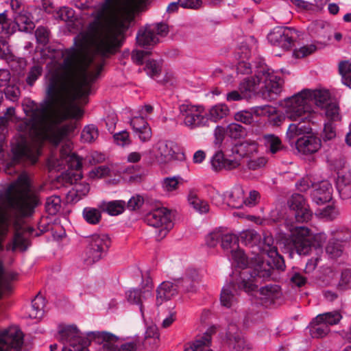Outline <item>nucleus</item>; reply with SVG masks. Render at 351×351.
Here are the masks:
<instances>
[{"instance_id": "1", "label": "nucleus", "mask_w": 351, "mask_h": 351, "mask_svg": "<svg viewBox=\"0 0 351 351\" xmlns=\"http://www.w3.org/2000/svg\"><path fill=\"white\" fill-rule=\"evenodd\" d=\"M113 53H60L63 61L48 64L47 91L51 99L41 103L25 99L23 108L27 119L18 125L20 134L12 144L13 160H27L35 163L41 154L45 141L53 145L62 143L58 157L51 156L50 169H65L64 179L74 184L69 195L77 202L89 192L88 183L79 182L82 178V159L72 152L73 144L66 138L70 128L62 125L67 118H80L84 111L78 103L86 104L91 91V84L99 76L105 58Z\"/></svg>"}, {"instance_id": "2", "label": "nucleus", "mask_w": 351, "mask_h": 351, "mask_svg": "<svg viewBox=\"0 0 351 351\" xmlns=\"http://www.w3.org/2000/svg\"><path fill=\"white\" fill-rule=\"evenodd\" d=\"M38 204L35 188L25 173L0 190V250L11 226L14 227L15 234L7 250L24 252L28 248L29 235L34 230L23 223V217L30 216Z\"/></svg>"}, {"instance_id": "3", "label": "nucleus", "mask_w": 351, "mask_h": 351, "mask_svg": "<svg viewBox=\"0 0 351 351\" xmlns=\"http://www.w3.org/2000/svg\"><path fill=\"white\" fill-rule=\"evenodd\" d=\"M283 80L270 69L261 67L254 77L245 78L239 84V89L228 93V101L250 99L255 95H261L268 99H276L282 90Z\"/></svg>"}, {"instance_id": "4", "label": "nucleus", "mask_w": 351, "mask_h": 351, "mask_svg": "<svg viewBox=\"0 0 351 351\" xmlns=\"http://www.w3.org/2000/svg\"><path fill=\"white\" fill-rule=\"evenodd\" d=\"M62 334L64 339L71 338L70 343L76 351H89L88 347L91 342L101 346L103 351H135L136 349L134 342L123 343L118 348L119 337L106 331H89L84 337L80 335L75 328L68 327Z\"/></svg>"}, {"instance_id": "5", "label": "nucleus", "mask_w": 351, "mask_h": 351, "mask_svg": "<svg viewBox=\"0 0 351 351\" xmlns=\"http://www.w3.org/2000/svg\"><path fill=\"white\" fill-rule=\"evenodd\" d=\"M145 0H105L93 5L91 16L129 28L134 20V12Z\"/></svg>"}, {"instance_id": "6", "label": "nucleus", "mask_w": 351, "mask_h": 351, "mask_svg": "<svg viewBox=\"0 0 351 351\" xmlns=\"http://www.w3.org/2000/svg\"><path fill=\"white\" fill-rule=\"evenodd\" d=\"M267 264L259 261L253 270L248 268L241 271L235 282L226 284L222 288L221 304L227 308L234 306L237 302V288L247 293L254 291L257 288L255 282L258 278H267L271 276L270 269L267 268Z\"/></svg>"}, {"instance_id": "7", "label": "nucleus", "mask_w": 351, "mask_h": 351, "mask_svg": "<svg viewBox=\"0 0 351 351\" xmlns=\"http://www.w3.org/2000/svg\"><path fill=\"white\" fill-rule=\"evenodd\" d=\"M317 89H304L300 92L282 100L280 106L282 108L285 115L291 120L312 121L314 114L313 105L316 95L320 97ZM326 95H322L324 97ZM322 97V95H321Z\"/></svg>"}, {"instance_id": "8", "label": "nucleus", "mask_w": 351, "mask_h": 351, "mask_svg": "<svg viewBox=\"0 0 351 351\" xmlns=\"http://www.w3.org/2000/svg\"><path fill=\"white\" fill-rule=\"evenodd\" d=\"M14 272L5 271L0 261V298L12 290L11 282L16 278ZM23 335L17 326H10L0 332V351H21Z\"/></svg>"}, {"instance_id": "9", "label": "nucleus", "mask_w": 351, "mask_h": 351, "mask_svg": "<svg viewBox=\"0 0 351 351\" xmlns=\"http://www.w3.org/2000/svg\"><path fill=\"white\" fill-rule=\"evenodd\" d=\"M289 230L291 247L299 255H307L313 248L322 251V245L326 241L325 233L313 234L311 230L304 226H291Z\"/></svg>"}, {"instance_id": "10", "label": "nucleus", "mask_w": 351, "mask_h": 351, "mask_svg": "<svg viewBox=\"0 0 351 351\" xmlns=\"http://www.w3.org/2000/svg\"><path fill=\"white\" fill-rule=\"evenodd\" d=\"M239 237L234 234H221V247L227 252L230 253V259L237 265L238 267L242 268L243 269L250 268L252 270V267L254 269L255 266L258 263V261H263L265 264H267V268H271L270 263L269 261L265 262L263 257H261L257 254L254 258L255 262L254 263V258H251V262H248V258L246 257L244 252L239 247Z\"/></svg>"}, {"instance_id": "11", "label": "nucleus", "mask_w": 351, "mask_h": 351, "mask_svg": "<svg viewBox=\"0 0 351 351\" xmlns=\"http://www.w3.org/2000/svg\"><path fill=\"white\" fill-rule=\"evenodd\" d=\"M179 118L181 125L189 130L208 127L209 118L206 108L202 105L184 103L179 106Z\"/></svg>"}, {"instance_id": "12", "label": "nucleus", "mask_w": 351, "mask_h": 351, "mask_svg": "<svg viewBox=\"0 0 351 351\" xmlns=\"http://www.w3.org/2000/svg\"><path fill=\"white\" fill-rule=\"evenodd\" d=\"M87 242L84 261L87 265H90L103 257L110 245V240L107 234H101L90 236Z\"/></svg>"}, {"instance_id": "13", "label": "nucleus", "mask_w": 351, "mask_h": 351, "mask_svg": "<svg viewBox=\"0 0 351 351\" xmlns=\"http://www.w3.org/2000/svg\"><path fill=\"white\" fill-rule=\"evenodd\" d=\"M146 221L148 225L158 228V235L161 238L165 237L173 227L170 211L164 207L149 212L146 216Z\"/></svg>"}, {"instance_id": "14", "label": "nucleus", "mask_w": 351, "mask_h": 351, "mask_svg": "<svg viewBox=\"0 0 351 351\" xmlns=\"http://www.w3.org/2000/svg\"><path fill=\"white\" fill-rule=\"evenodd\" d=\"M168 26L165 23H156L147 25L140 29L136 35L138 45L147 47L156 44L159 41L158 36H165L168 33Z\"/></svg>"}, {"instance_id": "15", "label": "nucleus", "mask_w": 351, "mask_h": 351, "mask_svg": "<svg viewBox=\"0 0 351 351\" xmlns=\"http://www.w3.org/2000/svg\"><path fill=\"white\" fill-rule=\"evenodd\" d=\"M6 12L5 10L0 13V58L10 62L14 60V57L5 38L15 32V24L8 19Z\"/></svg>"}, {"instance_id": "16", "label": "nucleus", "mask_w": 351, "mask_h": 351, "mask_svg": "<svg viewBox=\"0 0 351 351\" xmlns=\"http://www.w3.org/2000/svg\"><path fill=\"white\" fill-rule=\"evenodd\" d=\"M295 31L287 27H276L267 36L269 42L282 49H289L294 41Z\"/></svg>"}, {"instance_id": "17", "label": "nucleus", "mask_w": 351, "mask_h": 351, "mask_svg": "<svg viewBox=\"0 0 351 351\" xmlns=\"http://www.w3.org/2000/svg\"><path fill=\"white\" fill-rule=\"evenodd\" d=\"M320 95H326L324 97L316 95L315 105L324 110L326 117L328 121H339L341 120L339 107L337 103L330 98V93L327 90L317 89Z\"/></svg>"}, {"instance_id": "18", "label": "nucleus", "mask_w": 351, "mask_h": 351, "mask_svg": "<svg viewBox=\"0 0 351 351\" xmlns=\"http://www.w3.org/2000/svg\"><path fill=\"white\" fill-rule=\"evenodd\" d=\"M148 158L152 162L165 164L169 162L173 157L174 151L172 143L159 141L153 145L147 153Z\"/></svg>"}, {"instance_id": "19", "label": "nucleus", "mask_w": 351, "mask_h": 351, "mask_svg": "<svg viewBox=\"0 0 351 351\" xmlns=\"http://www.w3.org/2000/svg\"><path fill=\"white\" fill-rule=\"evenodd\" d=\"M290 208L294 211L295 217L298 222L308 221L312 213L304 197L298 193L293 194L288 202Z\"/></svg>"}, {"instance_id": "20", "label": "nucleus", "mask_w": 351, "mask_h": 351, "mask_svg": "<svg viewBox=\"0 0 351 351\" xmlns=\"http://www.w3.org/2000/svg\"><path fill=\"white\" fill-rule=\"evenodd\" d=\"M226 343L231 351H249L250 346L234 326H230L226 334Z\"/></svg>"}, {"instance_id": "21", "label": "nucleus", "mask_w": 351, "mask_h": 351, "mask_svg": "<svg viewBox=\"0 0 351 351\" xmlns=\"http://www.w3.org/2000/svg\"><path fill=\"white\" fill-rule=\"evenodd\" d=\"M311 192L313 201L317 204H323L332 199V186L328 180H323L313 185Z\"/></svg>"}, {"instance_id": "22", "label": "nucleus", "mask_w": 351, "mask_h": 351, "mask_svg": "<svg viewBox=\"0 0 351 351\" xmlns=\"http://www.w3.org/2000/svg\"><path fill=\"white\" fill-rule=\"evenodd\" d=\"M130 125L134 134L141 142H147L151 139L152 130L145 117L139 115L134 116L130 120Z\"/></svg>"}, {"instance_id": "23", "label": "nucleus", "mask_w": 351, "mask_h": 351, "mask_svg": "<svg viewBox=\"0 0 351 351\" xmlns=\"http://www.w3.org/2000/svg\"><path fill=\"white\" fill-rule=\"evenodd\" d=\"M321 145V140L314 135L300 137L295 143L298 152L304 154H311L317 152L320 149Z\"/></svg>"}, {"instance_id": "24", "label": "nucleus", "mask_w": 351, "mask_h": 351, "mask_svg": "<svg viewBox=\"0 0 351 351\" xmlns=\"http://www.w3.org/2000/svg\"><path fill=\"white\" fill-rule=\"evenodd\" d=\"M214 332L215 328L210 327L202 336L197 337L193 343H190L184 351H213L207 348L211 343V335Z\"/></svg>"}, {"instance_id": "25", "label": "nucleus", "mask_w": 351, "mask_h": 351, "mask_svg": "<svg viewBox=\"0 0 351 351\" xmlns=\"http://www.w3.org/2000/svg\"><path fill=\"white\" fill-rule=\"evenodd\" d=\"M258 293V298L262 304L266 306L274 303L281 295L280 287L276 285H269L261 287Z\"/></svg>"}, {"instance_id": "26", "label": "nucleus", "mask_w": 351, "mask_h": 351, "mask_svg": "<svg viewBox=\"0 0 351 351\" xmlns=\"http://www.w3.org/2000/svg\"><path fill=\"white\" fill-rule=\"evenodd\" d=\"M200 278L201 276L197 269H188L186 276L180 282L183 290L186 292H195Z\"/></svg>"}, {"instance_id": "27", "label": "nucleus", "mask_w": 351, "mask_h": 351, "mask_svg": "<svg viewBox=\"0 0 351 351\" xmlns=\"http://www.w3.org/2000/svg\"><path fill=\"white\" fill-rule=\"evenodd\" d=\"M225 199L228 206L235 208H242L245 204L244 191L241 186H235L231 191L224 194Z\"/></svg>"}, {"instance_id": "28", "label": "nucleus", "mask_w": 351, "mask_h": 351, "mask_svg": "<svg viewBox=\"0 0 351 351\" xmlns=\"http://www.w3.org/2000/svg\"><path fill=\"white\" fill-rule=\"evenodd\" d=\"M178 285L171 282H163L157 289L156 303L161 304L165 300H170L176 295Z\"/></svg>"}, {"instance_id": "29", "label": "nucleus", "mask_w": 351, "mask_h": 351, "mask_svg": "<svg viewBox=\"0 0 351 351\" xmlns=\"http://www.w3.org/2000/svg\"><path fill=\"white\" fill-rule=\"evenodd\" d=\"M337 189L342 199L351 197V174L350 173L339 174L336 182Z\"/></svg>"}, {"instance_id": "30", "label": "nucleus", "mask_w": 351, "mask_h": 351, "mask_svg": "<svg viewBox=\"0 0 351 351\" xmlns=\"http://www.w3.org/2000/svg\"><path fill=\"white\" fill-rule=\"evenodd\" d=\"M310 122L302 121L297 123L290 124L286 132L287 138L291 141L300 135L309 134L311 132V128L308 124Z\"/></svg>"}, {"instance_id": "31", "label": "nucleus", "mask_w": 351, "mask_h": 351, "mask_svg": "<svg viewBox=\"0 0 351 351\" xmlns=\"http://www.w3.org/2000/svg\"><path fill=\"white\" fill-rule=\"evenodd\" d=\"M98 208L109 215L116 216L124 211L125 202L123 200L101 201L98 204Z\"/></svg>"}, {"instance_id": "32", "label": "nucleus", "mask_w": 351, "mask_h": 351, "mask_svg": "<svg viewBox=\"0 0 351 351\" xmlns=\"http://www.w3.org/2000/svg\"><path fill=\"white\" fill-rule=\"evenodd\" d=\"M14 19L15 24L21 31H28L34 27L33 20H38V18L35 19L33 14L29 11L22 10L14 15Z\"/></svg>"}, {"instance_id": "33", "label": "nucleus", "mask_w": 351, "mask_h": 351, "mask_svg": "<svg viewBox=\"0 0 351 351\" xmlns=\"http://www.w3.org/2000/svg\"><path fill=\"white\" fill-rule=\"evenodd\" d=\"M261 141L265 147L267 153L276 154L283 149L282 141L274 134H263Z\"/></svg>"}, {"instance_id": "34", "label": "nucleus", "mask_w": 351, "mask_h": 351, "mask_svg": "<svg viewBox=\"0 0 351 351\" xmlns=\"http://www.w3.org/2000/svg\"><path fill=\"white\" fill-rule=\"evenodd\" d=\"M233 152L235 154L239 152L241 154L242 158L246 156L250 158L255 156L258 152V145L255 141H246L239 145H237L233 147Z\"/></svg>"}, {"instance_id": "35", "label": "nucleus", "mask_w": 351, "mask_h": 351, "mask_svg": "<svg viewBox=\"0 0 351 351\" xmlns=\"http://www.w3.org/2000/svg\"><path fill=\"white\" fill-rule=\"evenodd\" d=\"M182 184V178L180 176L165 178L161 182L162 189L169 195L178 193L180 185Z\"/></svg>"}, {"instance_id": "36", "label": "nucleus", "mask_w": 351, "mask_h": 351, "mask_svg": "<svg viewBox=\"0 0 351 351\" xmlns=\"http://www.w3.org/2000/svg\"><path fill=\"white\" fill-rule=\"evenodd\" d=\"M257 249L262 255L267 256H275L277 255V247L274 245V239L269 234H264L261 243H258Z\"/></svg>"}, {"instance_id": "37", "label": "nucleus", "mask_w": 351, "mask_h": 351, "mask_svg": "<svg viewBox=\"0 0 351 351\" xmlns=\"http://www.w3.org/2000/svg\"><path fill=\"white\" fill-rule=\"evenodd\" d=\"M230 113L228 106L225 104H217L206 110V114L209 118V121L217 122L218 121L226 117Z\"/></svg>"}, {"instance_id": "38", "label": "nucleus", "mask_w": 351, "mask_h": 351, "mask_svg": "<svg viewBox=\"0 0 351 351\" xmlns=\"http://www.w3.org/2000/svg\"><path fill=\"white\" fill-rule=\"evenodd\" d=\"M44 299L41 296H36L27 309L28 317L31 319H40L44 314Z\"/></svg>"}, {"instance_id": "39", "label": "nucleus", "mask_w": 351, "mask_h": 351, "mask_svg": "<svg viewBox=\"0 0 351 351\" xmlns=\"http://www.w3.org/2000/svg\"><path fill=\"white\" fill-rule=\"evenodd\" d=\"M315 317L310 324L309 332L313 338H323L330 332V328L327 327L322 322H316Z\"/></svg>"}, {"instance_id": "40", "label": "nucleus", "mask_w": 351, "mask_h": 351, "mask_svg": "<svg viewBox=\"0 0 351 351\" xmlns=\"http://www.w3.org/2000/svg\"><path fill=\"white\" fill-rule=\"evenodd\" d=\"M239 241L245 245L257 247L261 243V236L254 230H247L240 233Z\"/></svg>"}, {"instance_id": "41", "label": "nucleus", "mask_w": 351, "mask_h": 351, "mask_svg": "<svg viewBox=\"0 0 351 351\" xmlns=\"http://www.w3.org/2000/svg\"><path fill=\"white\" fill-rule=\"evenodd\" d=\"M316 317V322H322L328 328H330V326L338 324L343 317L339 311L324 313L317 315Z\"/></svg>"}, {"instance_id": "42", "label": "nucleus", "mask_w": 351, "mask_h": 351, "mask_svg": "<svg viewBox=\"0 0 351 351\" xmlns=\"http://www.w3.org/2000/svg\"><path fill=\"white\" fill-rule=\"evenodd\" d=\"M125 297L128 302L138 306L140 312L143 313L145 308V304H142L143 291L137 289H130L125 293Z\"/></svg>"}, {"instance_id": "43", "label": "nucleus", "mask_w": 351, "mask_h": 351, "mask_svg": "<svg viewBox=\"0 0 351 351\" xmlns=\"http://www.w3.org/2000/svg\"><path fill=\"white\" fill-rule=\"evenodd\" d=\"M99 136V130L94 124L86 125L81 132V141L84 143H92L96 141Z\"/></svg>"}, {"instance_id": "44", "label": "nucleus", "mask_w": 351, "mask_h": 351, "mask_svg": "<svg viewBox=\"0 0 351 351\" xmlns=\"http://www.w3.org/2000/svg\"><path fill=\"white\" fill-rule=\"evenodd\" d=\"M16 119L15 108L13 107L8 108L4 116L0 117V134H3L4 141L8 132L7 126L8 122H15Z\"/></svg>"}, {"instance_id": "45", "label": "nucleus", "mask_w": 351, "mask_h": 351, "mask_svg": "<svg viewBox=\"0 0 351 351\" xmlns=\"http://www.w3.org/2000/svg\"><path fill=\"white\" fill-rule=\"evenodd\" d=\"M152 283L150 280V279H147V283H146V287L145 288V290L143 291V299L142 300V304H145L144 306H145V311L143 313H141L143 317H145V315L146 313H152V303L151 301L152 300Z\"/></svg>"}, {"instance_id": "46", "label": "nucleus", "mask_w": 351, "mask_h": 351, "mask_svg": "<svg viewBox=\"0 0 351 351\" xmlns=\"http://www.w3.org/2000/svg\"><path fill=\"white\" fill-rule=\"evenodd\" d=\"M101 210L98 208L86 207L84 208L82 214L86 222L90 224L98 223L101 218Z\"/></svg>"}, {"instance_id": "47", "label": "nucleus", "mask_w": 351, "mask_h": 351, "mask_svg": "<svg viewBox=\"0 0 351 351\" xmlns=\"http://www.w3.org/2000/svg\"><path fill=\"white\" fill-rule=\"evenodd\" d=\"M188 201L190 205L199 213H206L209 210L208 204L200 199L195 194L191 193L189 195Z\"/></svg>"}, {"instance_id": "48", "label": "nucleus", "mask_w": 351, "mask_h": 351, "mask_svg": "<svg viewBox=\"0 0 351 351\" xmlns=\"http://www.w3.org/2000/svg\"><path fill=\"white\" fill-rule=\"evenodd\" d=\"M243 158L241 154H235L232 149L230 154L226 155L225 170H232L240 167Z\"/></svg>"}, {"instance_id": "49", "label": "nucleus", "mask_w": 351, "mask_h": 351, "mask_svg": "<svg viewBox=\"0 0 351 351\" xmlns=\"http://www.w3.org/2000/svg\"><path fill=\"white\" fill-rule=\"evenodd\" d=\"M339 70L342 77L343 83L351 88V62L343 61L340 62Z\"/></svg>"}, {"instance_id": "50", "label": "nucleus", "mask_w": 351, "mask_h": 351, "mask_svg": "<svg viewBox=\"0 0 351 351\" xmlns=\"http://www.w3.org/2000/svg\"><path fill=\"white\" fill-rule=\"evenodd\" d=\"M329 25L323 21H315L308 27L309 32L319 37H326Z\"/></svg>"}, {"instance_id": "51", "label": "nucleus", "mask_w": 351, "mask_h": 351, "mask_svg": "<svg viewBox=\"0 0 351 351\" xmlns=\"http://www.w3.org/2000/svg\"><path fill=\"white\" fill-rule=\"evenodd\" d=\"M45 208L49 215H56L61 208V199L59 196L53 195L47 199Z\"/></svg>"}, {"instance_id": "52", "label": "nucleus", "mask_w": 351, "mask_h": 351, "mask_svg": "<svg viewBox=\"0 0 351 351\" xmlns=\"http://www.w3.org/2000/svg\"><path fill=\"white\" fill-rule=\"evenodd\" d=\"M212 168L215 171L225 170L226 155L221 152H217L210 159Z\"/></svg>"}, {"instance_id": "53", "label": "nucleus", "mask_w": 351, "mask_h": 351, "mask_svg": "<svg viewBox=\"0 0 351 351\" xmlns=\"http://www.w3.org/2000/svg\"><path fill=\"white\" fill-rule=\"evenodd\" d=\"M226 134L231 138L239 139L245 136V130L242 125L232 123L227 126Z\"/></svg>"}, {"instance_id": "54", "label": "nucleus", "mask_w": 351, "mask_h": 351, "mask_svg": "<svg viewBox=\"0 0 351 351\" xmlns=\"http://www.w3.org/2000/svg\"><path fill=\"white\" fill-rule=\"evenodd\" d=\"M160 316H164L162 322L163 328H167L172 324L176 319V312L174 309V306L171 304L167 307V311H161Z\"/></svg>"}, {"instance_id": "55", "label": "nucleus", "mask_w": 351, "mask_h": 351, "mask_svg": "<svg viewBox=\"0 0 351 351\" xmlns=\"http://www.w3.org/2000/svg\"><path fill=\"white\" fill-rule=\"evenodd\" d=\"M3 94L4 93L6 98L12 101H16L18 100L20 96V90L18 86L14 84V80L11 81V83L3 88Z\"/></svg>"}, {"instance_id": "56", "label": "nucleus", "mask_w": 351, "mask_h": 351, "mask_svg": "<svg viewBox=\"0 0 351 351\" xmlns=\"http://www.w3.org/2000/svg\"><path fill=\"white\" fill-rule=\"evenodd\" d=\"M326 253L332 258L340 257L343 254L342 245L337 241H330L326 248Z\"/></svg>"}, {"instance_id": "57", "label": "nucleus", "mask_w": 351, "mask_h": 351, "mask_svg": "<svg viewBox=\"0 0 351 351\" xmlns=\"http://www.w3.org/2000/svg\"><path fill=\"white\" fill-rule=\"evenodd\" d=\"M75 16L74 10L68 7H62L53 14V17L62 21H71Z\"/></svg>"}, {"instance_id": "58", "label": "nucleus", "mask_w": 351, "mask_h": 351, "mask_svg": "<svg viewBox=\"0 0 351 351\" xmlns=\"http://www.w3.org/2000/svg\"><path fill=\"white\" fill-rule=\"evenodd\" d=\"M267 162V158L264 156L258 157L252 156L248 158L247 167L250 170H257L263 168Z\"/></svg>"}, {"instance_id": "59", "label": "nucleus", "mask_w": 351, "mask_h": 351, "mask_svg": "<svg viewBox=\"0 0 351 351\" xmlns=\"http://www.w3.org/2000/svg\"><path fill=\"white\" fill-rule=\"evenodd\" d=\"M253 114L257 117H270L276 112V108L270 105L254 106L251 108Z\"/></svg>"}, {"instance_id": "60", "label": "nucleus", "mask_w": 351, "mask_h": 351, "mask_svg": "<svg viewBox=\"0 0 351 351\" xmlns=\"http://www.w3.org/2000/svg\"><path fill=\"white\" fill-rule=\"evenodd\" d=\"M68 327H74V328H75L79 331L80 335L82 336V337H86V332L84 335H82L80 332V331L78 330L77 326H74V325L65 326L62 327V328H60L59 330V332H58V339H59L60 341H61L64 344V347L62 348V351H76L74 349V348L70 343H71L70 342L71 340L69 339H71V338L69 337V338L64 339L63 337H62V331L64 330Z\"/></svg>"}, {"instance_id": "61", "label": "nucleus", "mask_w": 351, "mask_h": 351, "mask_svg": "<svg viewBox=\"0 0 351 351\" xmlns=\"http://www.w3.org/2000/svg\"><path fill=\"white\" fill-rule=\"evenodd\" d=\"M43 72V68L40 65L33 66L27 76L26 82L29 86H33L34 82L39 78Z\"/></svg>"}, {"instance_id": "62", "label": "nucleus", "mask_w": 351, "mask_h": 351, "mask_svg": "<svg viewBox=\"0 0 351 351\" xmlns=\"http://www.w3.org/2000/svg\"><path fill=\"white\" fill-rule=\"evenodd\" d=\"M145 70L149 76L154 77L160 72L161 66L158 62L149 60L146 62Z\"/></svg>"}, {"instance_id": "63", "label": "nucleus", "mask_w": 351, "mask_h": 351, "mask_svg": "<svg viewBox=\"0 0 351 351\" xmlns=\"http://www.w3.org/2000/svg\"><path fill=\"white\" fill-rule=\"evenodd\" d=\"M316 50V46L311 44L302 46L293 51V56L296 58H302L313 53Z\"/></svg>"}, {"instance_id": "64", "label": "nucleus", "mask_w": 351, "mask_h": 351, "mask_svg": "<svg viewBox=\"0 0 351 351\" xmlns=\"http://www.w3.org/2000/svg\"><path fill=\"white\" fill-rule=\"evenodd\" d=\"M109 173V167L106 165H101L97 167L90 171L88 176L92 179H99L107 176Z\"/></svg>"}]
</instances>
